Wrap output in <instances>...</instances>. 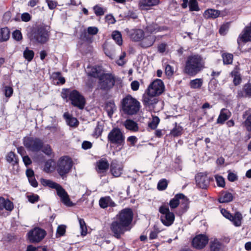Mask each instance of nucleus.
<instances>
[{"mask_svg": "<svg viewBox=\"0 0 251 251\" xmlns=\"http://www.w3.org/2000/svg\"><path fill=\"white\" fill-rule=\"evenodd\" d=\"M4 95L7 98H10L13 93V89L10 86H6L4 87Z\"/></svg>", "mask_w": 251, "mask_h": 251, "instance_id": "61", "label": "nucleus"}, {"mask_svg": "<svg viewBox=\"0 0 251 251\" xmlns=\"http://www.w3.org/2000/svg\"><path fill=\"white\" fill-rule=\"evenodd\" d=\"M46 2L48 4L49 8L50 10H53L55 9L57 5V1L54 0H46Z\"/></svg>", "mask_w": 251, "mask_h": 251, "instance_id": "64", "label": "nucleus"}, {"mask_svg": "<svg viewBox=\"0 0 251 251\" xmlns=\"http://www.w3.org/2000/svg\"><path fill=\"white\" fill-rule=\"evenodd\" d=\"M94 13L97 16H101L104 14V10L103 8L98 5H96L93 7Z\"/></svg>", "mask_w": 251, "mask_h": 251, "instance_id": "53", "label": "nucleus"}, {"mask_svg": "<svg viewBox=\"0 0 251 251\" xmlns=\"http://www.w3.org/2000/svg\"><path fill=\"white\" fill-rule=\"evenodd\" d=\"M156 36L153 35H148L142 39L140 43V46L144 49H147L152 46L156 40Z\"/></svg>", "mask_w": 251, "mask_h": 251, "instance_id": "20", "label": "nucleus"}, {"mask_svg": "<svg viewBox=\"0 0 251 251\" xmlns=\"http://www.w3.org/2000/svg\"><path fill=\"white\" fill-rule=\"evenodd\" d=\"M12 38L17 41H20L23 39L21 32L18 29L15 30L12 32Z\"/></svg>", "mask_w": 251, "mask_h": 251, "instance_id": "56", "label": "nucleus"}, {"mask_svg": "<svg viewBox=\"0 0 251 251\" xmlns=\"http://www.w3.org/2000/svg\"><path fill=\"white\" fill-rule=\"evenodd\" d=\"M168 186V182L166 179H162L159 181L157 184V188L159 191L165 190Z\"/></svg>", "mask_w": 251, "mask_h": 251, "instance_id": "50", "label": "nucleus"}, {"mask_svg": "<svg viewBox=\"0 0 251 251\" xmlns=\"http://www.w3.org/2000/svg\"><path fill=\"white\" fill-rule=\"evenodd\" d=\"M110 164L106 158H101L96 162V170L98 173H105L109 168Z\"/></svg>", "mask_w": 251, "mask_h": 251, "instance_id": "21", "label": "nucleus"}, {"mask_svg": "<svg viewBox=\"0 0 251 251\" xmlns=\"http://www.w3.org/2000/svg\"><path fill=\"white\" fill-rule=\"evenodd\" d=\"M112 38L118 45H122L123 43V40L122 34L119 31H114L112 34Z\"/></svg>", "mask_w": 251, "mask_h": 251, "instance_id": "43", "label": "nucleus"}, {"mask_svg": "<svg viewBox=\"0 0 251 251\" xmlns=\"http://www.w3.org/2000/svg\"><path fill=\"white\" fill-rule=\"evenodd\" d=\"M220 15V11L218 10L209 8L206 10L204 13L203 16L205 19H216Z\"/></svg>", "mask_w": 251, "mask_h": 251, "instance_id": "31", "label": "nucleus"}, {"mask_svg": "<svg viewBox=\"0 0 251 251\" xmlns=\"http://www.w3.org/2000/svg\"><path fill=\"white\" fill-rule=\"evenodd\" d=\"M244 125L248 131L251 132V113L248 116L244 121Z\"/></svg>", "mask_w": 251, "mask_h": 251, "instance_id": "55", "label": "nucleus"}, {"mask_svg": "<svg viewBox=\"0 0 251 251\" xmlns=\"http://www.w3.org/2000/svg\"><path fill=\"white\" fill-rule=\"evenodd\" d=\"M210 248L211 251H224L225 245L217 239H215L210 242Z\"/></svg>", "mask_w": 251, "mask_h": 251, "instance_id": "30", "label": "nucleus"}, {"mask_svg": "<svg viewBox=\"0 0 251 251\" xmlns=\"http://www.w3.org/2000/svg\"><path fill=\"white\" fill-rule=\"evenodd\" d=\"M60 95L63 100L70 101L73 106L79 109H83L86 104L84 96L76 89L63 88Z\"/></svg>", "mask_w": 251, "mask_h": 251, "instance_id": "4", "label": "nucleus"}, {"mask_svg": "<svg viewBox=\"0 0 251 251\" xmlns=\"http://www.w3.org/2000/svg\"><path fill=\"white\" fill-rule=\"evenodd\" d=\"M233 199V196L231 193L227 191L223 192L218 199V201L220 203H227L231 201Z\"/></svg>", "mask_w": 251, "mask_h": 251, "instance_id": "32", "label": "nucleus"}, {"mask_svg": "<svg viewBox=\"0 0 251 251\" xmlns=\"http://www.w3.org/2000/svg\"><path fill=\"white\" fill-rule=\"evenodd\" d=\"M79 38L83 42L91 43L92 41V37L89 35L86 29L80 32Z\"/></svg>", "mask_w": 251, "mask_h": 251, "instance_id": "42", "label": "nucleus"}, {"mask_svg": "<svg viewBox=\"0 0 251 251\" xmlns=\"http://www.w3.org/2000/svg\"><path fill=\"white\" fill-rule=\"evenodd\" d=\"M14 209V204L8 199H5L3 197H0V210L5 209L11 212Z\"/></svg>", "mask_w": 251, "mask_h": 251, "instance_id": "27", "label": "nucleus"}, {"mask_svg": "<svg viewBox=\"0 0 251 251\" xmlns=\"http://www.w3.org/2000/svg\"><path fill=\"white\" fill-rule=\"evenodd\" d=\"M165 73L168 77H172L174 74L173 67L170 65L167 64L165 67Z\"/></svg>", "mask_w": 251, "mask_h": 251, "instance_id": "57", "label": "nucleus"}, {"mask_svg": "<svg viewBox=\"0 0 251 251\" xmlns=\"http://www.w3.org/2000/svg\"><path fill=\"white\" fill-rule=\"evenodd\" d=\"M126 141L128 146H135L138 141V139L135 136H130L127 137Z\"/></svg>", "mask_w": 251, "mask_h": 251, "instance_id": "59", "label": "nucleus"}, {"mask_svg": "<svg viewBox=\"0 0 251 251\" xmlns=\"http://www.w3.org/2000/svg\"><path fill=\"white\" fill-rule=\"evenodd\" d=\"M205 60L199 54H192L187 57L183 72L190 76H195L205 68Z\"/></svg>", "mask_w": 251, "mask_h": 251, "instance_id": "3", "label": "nucleus"}, {"mask_svg": "<svg viewBox=\"0 0 251 251\" xmlns=\"http://www.w3.org/2000/svg\"><path fill=\"white\" fill-rule=\"evenodd\" d=\"M231 75L233 76V82L234 85L237 86L241 82V77L240 75L236 71H233L231 73Z\"/></svg>", "mask_w": 251, "mask_h": 251, "instance_id": "46", "label": "nucleus"}, {"mask_svg": "<svg viewBox=\"0 0 251 251\" xmlns=\"http://www.w3.org/2000/svg\"><path fill=\"white\" fill-rule=\"evenodd\" d=\"M87 31L89 35H94L98 33L99 30L96 27L89 26L87 28Z\"/></svg>", "mask_w": 251, "mask_h": 251, "instance_id": "63", "label": "nucleus"}, {"mask_svg": "<svg viewBox=\"0 0 251 251\" xmlns=\"http://www.w3.org/2000/svg\"><path fill=\"white\" fill-rule=\"evenodd\" d=\"M43 152L47 155H50L52 153V149L50 145L47 144L44 145V142H43V148L41 150Z\"/></svg>", "mask_w": 251, "mask_h": 251, "instance_id": "54", "label": "nucleus"}, {"mask_svg": "<svg viewBox=\"0 0 251 251\" xmlns=\"http://www.w3.org/2000/svg\"><path fill=\"white\" fill-rule=\"evenodd\" d=\"M168 29V27L166 26H159L156 23H152L147 25L145 28L147 33L151 34L156 33L162 31H166Z\"/></svg>", "mask_w": 251, "mask_h": 251, "instance_id": "23", "label": "nucleus"}, {"mask_svg": "<svg viewBox=\"0 0 251 251\" xmlns=\"http://www.w3.org/2000/svg\"><path fill=\"white\" fill-rule=\"evenodd\" d=\"M141 108L140 102L130 95H127L121 101V110L127 116L136 115Z\"/></svg>", "mask_w": 251, "mask_h": 251, "instance_id": "5", "label": "nucleus"}, {"mask_svg": "<svg viewBox=\"0 0 251 251\" xmlns=\"http://www.w3.org/2000/svg\"><path fill=\"white\" fill-rule=\"evenodd\" d=\"M182 127L180 126L177 125V123H175V126L171 130L170 134L174 137H178L182 134Z\"/></svg>", "mask_w": 251, "mask_h": 251, "instance_id": "39", "label": "nucleus"}, {"mask_svg": "<svg viewBox=\"0 0 251 251\" xmlns=\"http://www.w3.org/2000/svg\"><path fill=\"white\" fill-rule=\"evenodd\" d=\"M165 90L163 82L160 79H156L148 86L145 93L150 96L156 97L161 95Z\"/></svg>", "mask_w": 251, "mask_h": 251, "instance_id": "12", "label": "nucleus"}, {"mask_svg": "<svg viewBox=\"0 0 251 251\" xmlns=\"http://www.w3.org/2000/svg\"><path fill=\"white\" fill-rule=\"evenodd\" d=\"M64 117L70 126L76 127L78 126L79 122L76 118L72 117L67 113H64Z\"/></svg>", "mask_w": 251, "mask_h": 251, "instance_id": "35", "label": "nucleus"}, {"mask_svg": "<svg viewBox=\"0 0 251 251\" xmlns=\"http://www.w3.org/2000/svg\"><path fill=\"white\" fill-rule=\"evenodd\" d=\"M5 159L13 166V169L17 171L19 168V158L18 156L13 151L7 153Z\"/></svg>", "mask_w": 251, "mask_h": 251, "instance_id": "22", "label": "nucleus"}, {"mask_svg": "<svg viewBox=\"0 0 251 251\" xmlns=\"http://www.w3.org/2000/svg\"><path fill=\"white\" fill-rule=\"evenodd\" d=\"M231 112L226 108H223L221 110L220 114L217 119L216 123L223 125L231 116Z\"/></svg>", "mask_w": 251, "mask_h": 251, "instance_id": "28", "label": "nucleus"}, {"mask_svg": "<svg viewBox=\"0 0 251 251\" xmlns=\"http://www.w3.org/2000/svg\"><path fill=\"white\" fill-rule=\"evenodd\" d=\"M116 77L114 74L108 73H101L100 74L98 81V89L102 92L107 93L115 86Z\"/></svg>", "mask_w": 251, "mask_h": 251, "instance_id": "8", "label": "nucleus"}, {"mask_svg": "<svg viewBox=\"0 0 251 251\" xmlns=\"http://www.w3.org/2000/svg\"><path fill=\"white\" fill-rule=\"evenodd\" d=\"M221 213L224 217L232 222L235 226H239L241 225V221L243 217L240 212H236L234 215H233L226 209L222 208Z\"/></svg>", "mask_w": 251, "mask_h": 251, "instance_id": "15", "label": "nucleus"}, {"mask_svg": "<svg viewBox=\"0 0 251 251\" xmlns=\"http://www.w3.org/2000/svg\"><path fill=\"white\" fill-rule=\"evenodd\" d=\"M223 63L225 65L231 64L233 62V55L231 53L226 52L222 54Z\"/></svg>", "mask_w": 251, "mask_h": 251, "instance_id": "40", "label": "nucleus"}, {"mask_svg": "<svg viewBox=\"0 0 251 251\" xmlns=\"http://www.w3.org/2000/svg\"><path fill=\"white\" fill-rule=\"evenodd\" d=\"M90 69V71L87 73V75L99 79L100 74H101L100 70H98L97 68L95 67H92Z\"/></svg>", "mask_w": 251, "mask_h": 251, "instance_id": "44", "label": "nucleus"}, {"mask_svg": "<svg viewBox=\"0 0 251 251\" xmlns=\"http://www.w3.org/2000/svg\"><path fill=\"white\" fill-rule=\"evenodd\" d=\"M134 214L130 208H125L121 210L116 215L110 225L113 236L120 239L126 231H129L133 221Z\"/></svg>", "mask_w": 251, "mask_h": 251, "instance_id": "1", "label": "nucleus"}, {"mask_svg": "<svg viewBox=\"0 0 251 251\" xmlns=\"http://www.w3.org/2000/svg\"><path fill=\"white\" fill-rule=\"evenodd\" d=\"M73 166L72 159L68 156L61 157L57 161L56 170L61 177L64 179L66 178Z\"/></svg>", "mask_w": 251, "mask_h": 251, "instance_id": "9", "label": "nucleus"}, {"mask_svg": "<svg viewBox=\"0 0 251 251\" xmlns=\"http://www.w3.org/2000/svg\"><path fill=\"white\" fill-rule=\"evenodd\" d=\"M105 109L107 112L108 116L112 117L114 113V111L116 110V106L113 101H109L106 103Z\"/></svg>", "mask_w": 251, "mask_h": 251, "instance_id": "37", "label": "nucleus"}, {"mask_svg": "<svg viewBox=\"0 0 251 251\" xmlns=\"http://www.w3.org/2000/svg\"><path fill=\"white\" fill-rule=\"evenodd\" d=\"M208 237L205 234H200L196 235L192 240V246L193 248L201 250L203 249L207 244Z\"/></svg>", "mask_w": 251, "mask_h": 251, "instance_id": "16", "label": "nucleus"}, {"mask_svg": "<svg viewBox=\"0 0 251 251\" xmlns=\"http://www.w3.org/2000/svg\"><path fill=\"white\" fill-rule=\"evenodd\" d=\"M79 223L81 229V234L82 235H86L87 233V227L86 224L83 219H79Z\"/></svg>", "mask_w": 251, "mask_h": 251, "instance_id": "49", "label": "nucleus"}, {"mask_svg": "<svg viewBox=\"0 0 251 251\" xmlns=\"http://www.w3.org/2000/svg\"><path fill=\"white\" fill-rule=\"evenodd\" d=\"M10 31L7 27H3L0 29V42L7 41L10 38Z\"/></svg>", "mask_w": 251, "mask_h": 251, "instance_id": "33", "label": "nucleus"}, {"mask_svg": "<svg viewBox=\"0 0 251 251\" xmlns=\"http://www.w3.org/2000/svg\"><path fill=\"white\" fill-rule=\"evenodd\" d=\"M50 26L44 23H36L27 31L28 38L33 43L44 44L49 40Z\"/></svg>", "mask_w": 251, "mask_h": 251, "instance_id": "2", "label": "nucleus"}, {"mask_svg": "<svg viewBox=\"0 0 251 251\" xmlns=\"http://www.w3.org/2000/svg\"><path fill=\"white\" fill-rule=\"evenodd\" d=\"M238 98H251V82L246 83L241 90L237 92Z\"/></svg>", "mask_w": 251, "mask_h": 251, "instance_id": "26", "label": "nucleus"}, {"mask_svg": "<svg viewBox=\"0 0 251 251\" xmlns=\"http://www.w3.org/2000/svg\"><path fill=\"white\" fill-rule=\"evenodd\" d=\"M66 226L64 225H60L57 226L56 232V237L59 238L65 235Z\"/></svg>", "mask_w": 251, "mask_h": 251, "instance_id": "47", "label": "nucleus"}, {"mask_svg": "<svg viewBox=\"0 0 251 251\" xmlns=\"http://www.w3.org/2000/svg\"><path fill=\"white\" fill-rule=\"evenodd\" d=\"M28 201L31 203H34L39 201L40 197L37 194H32L31 195H27Z\"/></svg>", "mask_w": 251, "mask_h": 251, "instance_id": "58", "label": "nucleus"}, {"mask_svg": "<svg viewBox=\"0 0 251 251\" xmlns=\"http://www.w3.org/2000/svg\"><path fill=\"white\" fill-rule=\"evenodd\" d=\"M180 203L181 204L184 205V207L187 208L188 207L189 200L182 193H178L176 194L175 197L172 199L169 203H168V205H169L171 209H174L177 208Z\"/></svg>", "mask_w": 251, "mask_h": 251, "instance_id": "13", "label": "nucleus"}, {"mask_svg": "<svg viewBox=\"0 0 251 251\" xmlns=\"http://www.w3.org/2000/svg\"><path fill=\"white\" fill-rule=\"evenodd\" d=\"M35 53L33 50L26 47L23 52V57L28 62H31L34 58Z\"/></svg>", "mask_w": 251, "mask_h": 251, "instance_id": "38", "label": "nucleus"}, {"mask_svg": "<svg viewBox=\"0 0 251 251\" xmlns=\"http://www.w3.org/2000/svg\"><path fill=\"white\" fill-rule=\"evenodd\" d=\"M160 122V119L157 116H152V120L149 122L148 126L151 129H155Z\"/></svg>", "mask_w": 251, "mask_h": 251, "instance_id": "45", "label": "nucleus"}, {"mask_svg": "<svg viewBox=\"0 0 251 251\" xmlns=\"http://www.w3.org/2000/svg\"><path fill=\"white\" fill-rule=\"evenodd\" d=\"M103 125L100 122H98L97 126L94 129L92 136L95 138H98L101 136L103 130Z\"/></svg>", "mask_w": 251, "mask_h": 251, "instance_id": "36", "label": "nucleus"}, {"mask_svg": "<svg viewBox=\"0 0 251 251\" xmlns=\"http://www.w3.org/2000/svg\"><path fill=\"white\" fill-rule=\"evenodd\" d=\"M167 44L165 43H162L158 45L157 51L161 53H164L167 48Z\"/></svg>", "mask_w": 251, "mask_h": 251, "instance_id": "62", "label": "nucleus"}, {"mask_svg": "<svg viewBox=\"0 0 251 251\" xmlns=\"http://www.w3.org/2000/svg\"><path fill=\"white\" fill-rule=\"evenodd\" d=\"M229 26L228 23L222 25L219 30L221 35H225L229 29Z\"/></svg>", "mask_w": 251, "mask_h": 251, "instance_id": "60", "label": "nucleus"}, {"mask_svg": "<svg viewBox=\"0 0 251 251\" xmlns=\"http://www.w3.org/2000/svg\"><path fill=\"white\" fill-rule=\"evenodd\" d=\"M130 39L134 42L141 41L145 33L144 31L141 29H132L128 32Z\"/></svg>", "mask_w": 251, "mask_h": 251, "instance_id": "25", "label": "nucleus"}, {"mask_svg": "<svg viewBox=\"0 0 251 251\" xmlns=\"http://www.w3.org/2000/svg\"><path fill=\"white\" fill-rule=\"evenodd\" d=\"M23 141L25 148L33 152H38L43 148V140L38 137L25 136Z\"/></svg>", "mask_w": 251, "mask_h": 251, "instance_id": "11", "label": "nucleus"}, {"mask_svg": "<svg viewBox=\"0 0 251 251\" xmlns=\"http://www.w3.org/2000/svg\"><path fill=\"white\" fill-rule=\"evenodd\" d=\"M189 6V10L191 11H198L200 10L198 2L196 0H190Z\"/></svg>", "mask_w": 251, "mask_h": 251, "instance_id": "48", "label": "nucleus"}, {"mask_svg": "<svg viewBox=\"0 0 251 251\" xmlns=\"http://www.w3.org/2000/svg\"><path fill=\"white\" fill-rule=\"evenodd\" d=\"M203 80L202 78H196L191 80L190 82V86L192 89H200L202 85Z\"/></svg>", "mask_w": 251, "mask_h": 251, "instance_id": "41", "label": "nucleus"}, {"mask_svg": "<svg viewBox=\"0 0 251 251\" xmlns=\"http://www.w3.org/2000/svg\"><path fill=\"white\" fill-rule=\"evenodd\" d=\"M251 41V22L250 26H246L239 35L237 39V43L240 45L241 42L246 43Z\"/></svg>", "mask_w": 251, "mask_h": 251, "instance_id": "19", "label": "nucleus"}, {"mask_svg": "<svg viewBox=\"0 0 251 251\" xmlns=\"http://www.w3.org/2000/svg\"><path fill=\"white\" fill-rule=\"evenodd\" d=\"M125 138L124 132L118 127H113L107 135V141L110 146L115 145L119 148V151L123 149L125 144Z\"/></svg>", "mask_w": 251, "mask_h": 251, "instance_id": "7", "label": "nucleus"}, {"mask_svg": "<svg viewBox=\"0 0 251 251\" xmlns=\"http://www.w3.org/2000/svg\"><path fill=\"white\" fill-rule=\"evenodd\" d=\"M215 179L218 186L224 188L225 187V181L224 178L221 176H215Z\"/></svg>", "mask_w": 251, "mask_h": 251, "instance_id": "52", "label": "nucleus"}, {"mask_svg": "<svg viewBox=\"0 0 251 251\" xmlns=\"http://www.w3.org/2000/svg\"><path fill=\"white\" fill-rule=\"evenodd\" d=\"M110 200V197L107 196L101 198L99 201V205L100 207L105 208L108 206V201Z\"/></svg>", "mask_w": 251, "mask_h": 251, "instance_id": "51", "label": "nucleus"}, {"mask_svg": "<svg viewBox=\"0 0 251 251\" xmlns=\"http://www.w3.org/2000/svg\"><path fill=\"white\" fill-rule=\"evenodd\" d=\"M46 234L45 230L36 227L28 232V238L31 243H38L44 238Z\"/></svg>", "mask_w": 251, "mask_h": 251, "instance_id": "14", "label": "nucleus"}, {"mask_svg": "<svg viewBox=\"0 0 251 251\" xmlns=\"http://www.w3.org/2000/svg\"><path fill=\"white\" fill-rule=\"evenodd\" d=\"M152 97L147 95L146 93L143 96V103L144 105H151L156 104L158 102L157 99L153 98Z\"/></svg>", "mask_w": 251, "mask_h": 251, "instance_id": "34", "label": "nucleus"}, {"mask_svg": "<svg viewBox=\"0 0 251 251\" xmlns=\"http://www.w3.org/2000/svg\"><path fill=\"white\" fill-rule=\"evenodd\" d=\"M123 125L127 130L133 132L138 131L139 130L138 124L131 119H126Z\"/></svg>", "mask_w": 251, "mask_h": 251, "instance_id": "29", "label": "nucleus"}, {"mask_svg": "<svg viewBox=\"0 0 251 251\" xmlns=\"http://www.w3.org/2000/svg\"><path fill=\"white\" fill-rule=\"evenodd\" d=\"M158 211L161 214L160 220L163 225L170 226L172 225L175 220V215L170 211L168 203H163L159 207Z\"/></svg>", "mask_w": 251, "mask_h": 251, "instance_id": "10", "label": "nucleus"}, {"mask_svg": "<svg viewBox=\"0 0 251 251\" xmlns=\"http://www.w3.org/2000/svg\"><path fill=\"white\" fill-rule=\"evenodd\" d=\"M109 168L110 173L114 177H119L123 174L124 165L117 159H113L111 161Z\"/></svg>", "mask_w": 251, "mask_h": 251, "instance_id": "18", "label": "nucleus"}, {"mask_svg": "<svg viewBox=\"0 0 251 251\" xmlns=\"http://www.w3.org/2000/svg\"><path fill=\"white\" fill-rule=\"evenodd\" d=\"M40 182L44 186L55 189L56 190L57 195L61 199V202L66 206L71 207L74 205L67 192L60 184L51 180L43 178L40 179Z\"/></svg>", "mask_w": 251, "mask_h": 251, "instance_id": "6", "label": "nucleus"}, {"mask_svg": "<svg viewBox=\"0 0 251 251\" xmlns=\"http://www.w3.org/2000/svg\"><path fill=\"white\" fill-rule=\"evenodd\" d=\"M195 179L197 185L201 189H206L209 186L210 181L213 180L212 177L202 173L198 174Z\"/></svg>", "mask_w": 251, "mask_h": 251, "instance_id": "17", "label": "nucleus"}, {"mask_svg": "<svg viewBox=\"0 0 251 251\" xmlns=\"http://www.w3.org/2000/svg\"><path fill=\"white\" fill-rule=\"evenodd\" d=\"M159 2V0H140L138 5L142 10H149L150 7L157 5Z\"/></svg>", "mask_w": 251, "mask_h": 251, "instance_id": "24", "label": "nucleus"}]
</instances>
